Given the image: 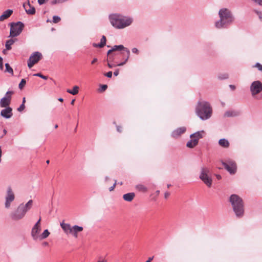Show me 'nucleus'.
Here are the masks:
<instances>
[{"label":"nucleus","instance_id":"nucleus-56","mask_svg":"<svg viewBox=\"0 0 262 262\" xmlns=\"http://www.w3.org/2000/svg\"><path fill=\"white\" fill-rule=\"evenodd\" d=\"M58 100L60 101V102H63V99L61 98H60L58 99Z\"/></svg>","mask_w":262,"mask_h":262},{"label":"nucleus","instance_id":"nucleus-51","mask_svg":"<svg viewBox=\"0 0 262 262\" xmlns=\"http://www.w3.org/2000/svg\"><path fill=\"white\" fill-rule=\"evenodd\" d=\"M153 258L154 257H149L146 262H151V260L153 259Z\"/></svg>","mask_w":262,"mask_h":262},{"label":"nucleus","instance_id":"nucleus-6","mask_svg":"<svg viewBox=\"0 0 262 262\" xmlns=\"http://www.w3.org/2000/svg\"><path fill=\"white\" fill-rule=\"evenodd\" d=\"M203 134L204 132L202 130L191 135V140L187 143L186 146L191 148L196 146L198 144L199 140L203 138Z\"/></svg>","mask_w":262,"mask_h":262},{"label":"nucleus","instance_id":"nucleus-21","mask_svg":"<svg viewBox=\"0 0 262 262\" xmlns=\"http://www.w3.org/2000/svg\"><path fill=\"white\" fill-rule=\"evenodd\" d=\"M135 196L134 192H129L123 195V199L127 202H132Z\"/></svg>","mask_w":262,"mask_h":262},{"label":"nucleus","instance_id":"nucleus-44","mask_svg":"<svg viewBox=\"0 0 262 262\" xmlns=\"http://www.w3.org/2000/svg\"><path fill=\"white\" fill-rule=\"evenodd\" d=\"M105 76L108 78H111L112 76V72L110 71L105 74Z\"/></svg>","mask_w":262,"mask_h":262},{"label":"nucleus","instance_id":"nucleus-26","mask_svg":"<svg viewBox=\"0 0 262 262\" xmlns=\"http://www.w3.org/2000/svg\"><path fill=\"white\" fill-rule=\"evenodd\" d=\"M79 90V87L77 85H75L73 87V90H71L70 89L67 90V92L69 94L75 95L78 94Z\"/></svg>","mask_w":262,"mask_h":262},{"label":"nucleus","instance_id":"nucleus-20","mask_svg":"<svg viewBox=\"0 0 262 262\" xmlns=\"http://www.w3.org/2000/svg\"><path fill=\"white\" fill-rule=\"evenodd\" d=\"M24 7L25 9L26 12L28 14H34L35 13V9L34 7L31 6L29 3L24 5Z\"/></svg>","mask_w":262,"mask_h":262},{"label":"nucleus","instance_id":"nucleus-38","mask_svg":"<svg viewBox=\"0 0 262 262\" xmlns=\"http://www.w3.org/2000/svg\"><path fill=\"white\" fill-rule=\"evenodd\" d=\"M25 106L24 104H22L18 108L17 110L19 112H21L25 109Z\"/></svg>","mask_w":262,"mask_h":262},{"label":"nucleus","instance_id":"nucleus-13","mask_svg":"<svg viewBox=\"0 0 262 262\" xmlns=\"http://www.w3.org/2000/svg\"><path fill=\"white\" fill-rule=\"evenodd\" d=\"M40 222L41 218L40 217L38 221L36 223V224L32 229L31 235L33 238L35 240L37 239L38 238V234L41 231Z\"/></svg>","mask_w":262,"mask_h":262},{"label":"nucleus","instance_id":"nucleus-23","mask_svg":"<svg viewBox=\"0 0 262 262\" xmlns=\"http://www.w3.org/2000/svg\"><path fill=\"white\" fill-rule=\"evenodd\" d=\"M60 226L66 234H67L68 232V231L72 227V226L70 224L64 223V222H62L60 223Z\"/></svg>","mask_w":262,"mask_h":262},{"label":"nucleus","instance_id":"nucleus-46","mask_svg":"<svg viewBox=\"0 0 262 262\" xmlns=\"http://www.w3.org/2000/svg\"><path fill=\"white\" fill-rule=\"evenodd\" d=\"M74 226L72 227L70 229V230L68 231V232L67 233V234H72L73 235V231Z\"/></svg>","mask_w":262,"mask_h":262},{"label":"nucleus","instance_id":"nucleus-10","mask_svg":"<svg viewBox=\"0 0 262 262\" xmlns=\"http://www.w3.org/2000/svg\"><path fill=\"white\" fill-rule=\"evenodd\" d=\"M251 95L254 97L262 92V82L257 80L253 81L250 85Z\"/></svg>","mask_w":262,"mask_h":262},{"label":"nucleus","instance_id":"nucleus-37","mask_svg":"<svg viewBox=\"0 0 262 262\" xmlns=\"http://www.w3.org/2000/svg\"><path fill=\"white\" fill-rule=\"evenodd\" d=\"M105 45V44H104V43H102L101 41H100V43H99V44H97V43H93V46H94V47H95L102 48V47H103Z\"/></svg>","mask_w":262,"mask_h":262},{"label":"nucleus","instance_id":"nucleus-11","mask_svg":"<svg viewBox=\"0 0 262 262\" xmlns=\"http://www.w3.org/2000/svg\"><path fill=\"white\" fill-rule=\"evenodd\" d=\"M42 57V54L39 52L33 53L28 60V67L31 68L35 64L37 63Z\"/></svg>","mask_w":262,"mask_h":262},{"label":"nucleus","instance_id":"nucleus-52","mask_svg":"<svg viewBox=\"0 0 262 262\" xmlns=\"http://www.w3.org/2000/svg\"><path fill=\"white\" fill-rule=\"evenodd\" d=\"M0 69L1 70H3V62H2L1 64H0Z\"/></svg>","mask_w":262,"mask_h":262},{"label":"nucleus","instance_id":"nucleus-59","mask_svg":"<svg viewBox=\"0 0 262 262\" xmlns=\"http://www.w3.org/2000/svg\"><path fill=\"white\" fill-rule=\"evenodd\" d=\"M2 62H3V58L0 56V64H1Z\"/></svg>","mask_w":262,"mask_h":262},{"label":"nucleus","instance_id":"nucleus-25","mask_svg":"<svg viewBox=\"0 0 262 262\" xmlns=\"http://www.w3.org/2000/svg\"><path fill=\"white\" fill-rule=\"evenodd\" d=\"M50 234V233L48 231V230L46 229V230H44V231L41 235H39L38 238L40 240H42L43 239L46 238L47 237H48L49 236Z\"/></svg>","mask_w":262,"mask_h":262},{"label":"nucleus","instance_id":"nucleus-19","mask_svg":"<svg viewBox=\"0 0 262 262\" xmlns=\"http://www.w3.org/2000/svg\"><path fill=\"white\" fill-rule=\"evenodd\" d=\"M13 13V10L8 9L5 11L3 14L0 16V21H3L4 20L8 18Z\"/></svg>","mask_w":262,"mask_h":262},{"label":"nucleus","instance_id":"nucleus-3","mask_svg":"<svg viewBox=\"0 0 262 262\" xmlns=\"http://www.w3.org/2000/svg\"><path fill=\"white\" fill-rule=\"evenodd\" d=\"M220 20L215 23L217 28L224 27L226 25L230 24L233 21V18L230 10L223 8L220 10L219 13Z\"/></svg>","mask_w":262,"mask_h":262},{"label":"nucleus","instance_id":"nucleus-15","mask_svg":"<svg viewBox=\"0 0 262 262\" xmlns=\"http://www.w3.org/2000/svg\"><path fill=\"white\" fill-rule=\"evenodd\" d=\"M15 198L14 194L11 187H9L7 189V195L6 196L5 207L9 208L10 207L11 202H12Z\"/></svg>","mask_w":262,"mask_h":262},{"label":"nucleus","instance_id":"nucleus-42","mask_svg":"<svg viewBox=\"0 0 262 262\" xmlns=\"http://www.w3.org/2000/svg\"><path fill=\"white\" fill-rule=\"evenodd\" d=\"M116 184H117V181H116V180H115V183H114V184L113 186H111V187L109 188V190H110V191H113V190H114V189L115 188V186H116Z\"/></svg>","mask_w":262,"mask_h":262},{"label":"nucleus","instance_id":"nucleus-50","mask_svg":"<svg viewBox=\"0 0 262 262\" xmlns=\"http://www.w3.org/2000/svg\"><path fill=\"white\" fill-rule=\"evenodd\" d=\"M119 74V70L118 69H117L114 72V75L115 76H118Z\"/></svg>","mask_w":262,"mask_h":262},{"label":"nucleus","instance_id":"nucleus-27","mask_svg":"<svg viewBox=\"0 0 262 262\" xmlns=\"http://www.w3.org/2000/svg\"><path fill=\"white\" fill-rule=\"evenodd\" d=\"M15 39H10L6 41V48L7 50H10L11 49V45H13L15 42Z\"/></svg>","mask_w":262,"mask_h":262},{"label":"nucleus","instance_id":"nucleus-54","mask_svg":"<svg viewBox=\"0 0 262 262\" xmlns=\"http://www.w3.org/2000/svg\"><path fill=\"white\" fill-rule=\"evenodd\" d=\"M75 99H73V100L71 101V104L72 105H74V103H75Z\"/></svg>","mask_w":262,"mask_h":262},{"label":"nucleus","instance_id":"nucleus-53","mask_svg":"<svg viewBox=\"0 0 262 262\" xmlns=\"http://www.w3.org/2000/svg\"><path fill=\"white\" fill-rule=\"evenodd\" d=\"M230 88H231L233 90H235V86L234 85H230Z\"/></svg>","mask_w":262,"mask_h":262},{"label":"nucleus","instance_id":"nucleus-57","mask_svg":"<svg viewBox=\"0 0 262 262\" xmlns=\"http://www.w3.org/2000/svg\"><path fill=\"white\" fill-rule=\"evenodd\" d=\"M25 102H26V99H25V98L24 97L23 98V103L22 104H25Z\"/></svg>","mask_w":262,"mask_h":262},{"label":"nucleus","instance_id":"nucleus-7","mask_svg":"<svg viewBox=\"0 0 262 262\" xmlns=\"http://www.w3.org/2000/svg\"><path fill=\"white\" fill-rule=\"evenodd\" d=\"M24 27V25L20 21L16 23H11L10 36L12 37L18 36L22 32Z\"/></svg>","mask_w":262,"mask_h":262},{"label":"nucleus","instance_id":"nucleus-48","mask_svg":"<svg viewBox=\"0 0 262 262\" xmlns=\"http://www.w3.org/2000/svg\"><path fill=\"white\" fill-rule=\"evenodd\" d=\"M107 85L104 84V85H101V89H102V91H105L106 89H107Z\"/></svg>","mask_w":262,"mask_h":262},{"label":"nucleus","instance_id":"nucleus-40","mask_svg":"<svg viewBox=\"0 0 262 262\" xmlns=\"http://www.w3.org/2000/svg\"><path fill=\"white\" fill-rule=\"evenodd\" d=\"M111 62H108L107 63V66L108 67L110 68H112L113 67H116V66H118V64H112L110 63Z\"/></svg>","mask_w":262,"mask_h":262},{"label":"nucleus","instance_id":"nucleus-39","mask_svg":"<svg viewBox=\"0 0 262 262\" xmlns=\"http://www.w3.org/2000/svg\"><path fill=\"white\" fill-rule=\"evenodd\" d=\"M132 51L133 53H135L136 54H139V51L138 50V49L136 48H133Z\"/></svg>","mask_w":262,"mask_h":262},{"label":"nucleus","instance_id":"nucleus-58","mask_svg":"<svg viewBox=\"0 0 262 262\" xmlns=\"http://www.w3.org/2000/svg\"><path fill=\"white\" fill-rule=\"evenodd\" d=\"M227 77H228V75L227 74H226L224 77L221 78L225 79V78H227Z\"/></svg>","mask_w":262,"mask_h":262},{"label":"nucleus","instance_id":"nucleus-33","mask_svg":"<svg viewBox=\"0 0 262 262\" xmlns=\"http://www.w3.org/2000/svg\"><path fill=\"white\" fill-rule=\"evenodd\" d=\"M60 20V18L57 16H54L53 17V21L54 23H58Z\"/></svg>","mask_w":262,"mask_h":262},{"label":"nucleus","instance_id":"nucleus-4","mask_svg":"<svg viewBox=\"0 0 262 262\" xmlns=\"http://www.w3.org/2000/svg\"><path fill=\"white\" fill-rule=\"evenodd\" d=\"M33 205V201L29 200L26 204H21L18 206L16 210L11 214V217L14 221L23 219L26 212L29 210Z\"/></svg>","mask_w":262,"mask_h":262},{"label":"nucleus","instance_id":"nucleus-60","mask_svg":"<svg viewBox=\"0 0 262 262\" xmlns=\"http://www.w3.org/2000/svg\"><path fill=\"white\" fill-rule=\"evenodd\" d=\"M43 244L44 245H45V246H47V245H48V243L47 242H45V243H43Z\"/></svg>","mask_w":262,"mask_h":262},{"label":"nucleus","instance_id":"nucleus-22","mask_svg":"<svg viewBox=\"0 0 262 262\" xmlns=\"http://www.w3.org/2000/svg\"><path fill=\"white\" fill-rule=\"evenodd\" d=\"M83 230V227L77 225L74 226L73 235L77 238L78 237V233Z\"/></svg>","mask_w":262,"mask_h":262},{"label":"nucleus","instance_id":"nucleus-29","mask_svg":"<svg viewBox=\"0 0 262 262\" xmlns=\"http://www.w3.org/2000/svg\"><path fill=\"white\" fill-rule=\"evenodd\" d=\"M6 70L5 72H8L11 74V75H13V69L10 66L9 63L5 64Z\"/></svg>","mask_w":262,"mask_h":262},{"label":"nucleus","instance_id":"nucleus-1","mask_svg":"<svg viewBox=\"0 0 262 262\" xmlns=\"http://www.w3.org/2000/svg\"><path fill=\"white\" fill-rule=\"evenodd\" d=\"M212 112V108L208 102L202 100L198 102L195 113L201 119H209L211 116Z\"/></svg>","mask_w":262,"mask_h":262},{"label":"nucleus","instance_id":"nucleus-35","mask_svg":"<svg viewBox=\"0 0 262 262\" xmlns=\"http://www.w3.org/2000/svg\"><path fill=\"white\" fill-rule=\"evenodd\" d=\"M253 67L256 68L258 69V70L262 71V65L260 64L259 63H256Z\"/></svg>","mask_w":262,"mask_h":262},{"label":"nucleus","instance_id":"nucleus-16","mask_svg":"<svg viewBox=\"0 0 262 262\" xmlns=\"http://www.w3.org/2000/svg\"><path fill=\"white\" fill-rule=\"evenodd\" d=\"M1 115L7 119L10 118L13 115L12 108L10 107H6L5 109L1 111Z\"/></svg>","mask_w":262,"mask_h":262},{"label":"nucleus","instance_id":"nucleus-18","mask_svg":"<svg viewBox=\"0 0 262 262\" xmlns=\"http://www.w3.org/2000/svg\"><path fill=\"white\" fill-rule=\"evenodd\" d=\"M240 114V112L237 110H229L226 111L224 114V117H236Z\"/></svg>","mask_w":262,"mask_h":262},{"label":"nucleus","instance_id":"nucleus-34","mask_svg":"<svg viewBox=\"0 0 262 262\" xmlns=\"http://www.w3.org/2000/svg\"><path fill=\"white\" fill-rule=\"evenodd\" d=\"M33 76L39 77H40L43 79H45V80H47L48 79L47 76H44V75H42L41 73L34 74L33 75Z\"/></svg>","mask_w":262,"mask_h":262},{"label":"nucleus","instance_id":"nucleus-30","mask_svg":"<svg viewBox=\"0 0 262 262\" xmlns=\"http://www.w3.org/2000/svg\"><path fill=\"white\" fill-rule=\"evenodd\" d=\"M26 81L25 79H22L20 82L19 84V88L21 90L24 88L26 85Z\"/></svg>","mask_w":262,"mask_h":262},{"label":"nucleus","instance_id":"nucleus-45","mask_svg":"<svg viewBox=\"0 0 262 262\" xmlns=\"http://www.w3.org/2000/svg\"><path fill=\"white\" fill-rule=\"evenodd\" d=\"M48 1V0H38V2L39 5H42Z\"/></svg>","mask_w":262,"mask_h":262},{"label":"nucleus","instance_id":"nucleus-63","mask_svg":"<svg viewBox=\"0 0 262 262\" xmlns=\"http://www.w3.org/2000/svg\"><path fill=\"white\" fill-rule=\"evenodd\" d=\"M105 180H106V181H107V180H109V178H108V177H106L105 178Z\"/></svg>","mask_w":262,"mask_h":262},{"label":"nucleus","instance_id":"nucleus-2","mask_svg":"<svg viewBox=\"0 0 262 262\" xmlns=\"http://www.w3.org/2000/svg\"><path fill=\"white\" fill-rule=\"evenodd\" d=\"M111 24L118 29H123L129 26L133 22L131 18L118 14H113L110 16Z\"/></svg>","mask_w":262,"mask_h":262},{"label":"nucleus","instance_id":"nucleus-14","mask_svg":"<svg viewBox=\"0 0 262 262\" xmlns=\"http://www.w3.org/2000/svg\"><path fill=\"white\" fill-rule=\"evenodd\" d=\"M13 93L12 91H8L6 93L5 97L1 99L0 106L2 107H9L11 102V95Z\"/></svg>","mask_w":262,"mask_h":262},{"label":"nucleus","instance_id":"nucleus-31","mask_svg":"<svg viewBox=\"0 0 262 262\" xmlns=\"http://www.w3.org/2000/svg\"><path fill=\"white\" fill-rule=\"evenodd\" d=\"M68 1V0H54V1H52L51 4L52 5H55L57 4L67 2Z\"/></svg>","mask_w":262,"mask_h":262},{"label":"nucleus","instance_id":"nucleus-61","mask_svg":"<svg viewBox=\"0 0 262 262\" xmlns=\"http://www.w3.org/2000/svg\"><path fill=\"white\" fill-rule=\"evenodd\" d=\"M4 134H6V133H7V131H6V129H4Z\"/></svg>","mask_w":262,"mask_h":262},{"label":"nucleus","instance_id":"nucleus-28","mask_svg":"<svg viewBox=\"0 0 262 262\" xmlns=\"http://www.w3.org/2000/svg\"><path fill=\"white\" fill-rule=\"evenodd\" d=\"M136 189L139 191L143 192H145L147 191V188L146 187L142 184H139L137 185Z\"/></svg>","mask_w":262,"mask_h":262},{"label":"nucleus","instance_id":"nucleus-5","mask_svg":"<svg viewBox=\"0 0 262 262\" xmlns=\"http://www.w3.org/2000/svg\"><path fill=\"white\" fill-rule=\"evenodd\" d=\"M230 201L236 215L238 217H242L244 212L242 199L236 194H232L230 198Z\"/></svg>","mask_w":262,"mask_h":262},{"label":"nucleus","instance_id":"nucleus-9","mask_svg":"<svg viewBox=\"0 0 262 262\" xmlns=\"http://www.w3.org/2000/svg\"><path fill=\"white\" fill-rule=\"evenodd\" d=\"M209 172V170L208 168L203 167L201 169L200 178L208 187H210L212 185V179L208 176Z\"/></svg>","mask_w":262,"mask_h":262},{"label":"nucleus","instance_id":"nucleus-17","mask_svg":"<svg viewBox=\"0 0 262 262\" xmlns=\"http://www.w3.org/2000/svg\"><path fill=\"white\" fill-rule=\"evenodd\" d=\"M186 130V128L184 126L178 128L173 130L171 134L172 137L177 138L179 137L182 134H184Z\"/></svg>","mask_w":262,"mask_h":262},{"label":"nucleus","instance_id":"nucleus-32","mask_svg":"<svg viewBox=\"0 0 262 262\" xmlns=\"http://www.w3.org/2000/svg\"><path fill=\"white\" fill-rule=\"evenodd\" d=\"M115 54L107 55L108 58H107V62H112L113 61L114 58V55H115Z\"/></svg>","mask_w":262,"mask_h":262},{"label":"nucleus","instance_id":"nucleus-64","mask_svg":"<svg viewBox=\"0 0 262 262\" xmlns=\"http://www.w3.org/2000/svg\"><path fill=\"white\" fill-rule=\"evenodd\" d=\"M261 13H260V14H259V17H260V19H261V18H262V17H261Z\"/></svg>","mask_w":262,"mask_h":262},{"label":"nucleus","instance_id":"nucleus-49","mask_svg":"<svg viewBox=\"0 0 262 262\" xmlns=\"http://www.w3.org/2000/svg\"><path fill=\"white\" fill-rule=\"evenodd\" d=\"M97 59L96 58H95L93 59V60L91 61V64H95L96 62H97Z\"/></svg>","mask_w":262,"mask_h":262},{"label":"nucleus","instance_id":"nucleus-41","mask_svg":"<svg viewBox=\"0 0 262 262\" xmlns=\"http://www.w3.org/2000/svg\"><path fill=\"white\" fill-rule=\"evenodd\" d=\"M106 37L105 36H103L101 39V42L104 44H106Z\"/></svg>","mask_w":262,"mask_h":262},{"label":"nucleus","instance_id":"nucleus-8","mask_svg":"<svg viewBox=\"0 0 262 262\" xmlns=\"http://www.w3.org/2000/svg\"><path fill=\"white\" fill-rule=\"evenodd\" d=\"M124 50L126 53V58L125 59V61L123 62L120 63L118 64L119 66H123L128 60L130 56V51L129 50L125 48L123 45H118V46H114L111 50H110L107 52V55H110L112 54V52L116 51H121Z\"/></svg>","mask_w":262,"mask_h":262},{"label":"nucleus","instance_id":"nucleus-55","mask_svg":"<svg viewBox=\"0 0 262 262\" xmlns=\"http://www.w3.org/2000/svg\"><path fill=\"white\" fill-rule=\"evenodd\" d=\"M216 178L218 180H220L221 179V176L220 175H216Z\"/></svg>","mask_w":262,"mask_h":262},{"label":"nucleus","instance_id":"nucleus-47","mask_svg":"<svg viewBox=\"0 0 262 262\" xmlns=\"http://www.w3.org/2000/svg\"><path fill=\"white\" fill-rule=\"evenodd\" d=\"M170 192H166L165 193H164V198L166 199L167 198H168V197L170 195Z\"/></svg>","mask_w":262,"mask_h":262},{"label":"nucleus","instance_id":"nucleus-43","mask_svg":"<svg viewBox=\"0 0 262 262\" xmlns=\"http://www.w3.org/2000/svg\"><path fill=\"white\" fill-rule=\"evenodd\" d=\"M117 130L119 133H121L122 132V127L119 125L117 126Z\"/></svg>","mask_w":262,"mask_h":262},{"label":"nucleus","instance_id":"nucleus-12","mask_svg":"<svg viewBox=\"0 0 262 262\" xmlns=\"http://www.w3.org/2000/svg\"><path fill=\"white\" fill-rule=\"evenodd\" d=\"M222 164L224 165L225 168L231 174H234L237 169L236 164L232 160H229L226 162L221 161Z\"/></svg>","mask_w":262,"mask_h":262},{"label":"nucleus","instance_id":"nucleus-62","mask_svg":"<svg viewBox=\"0 0 262 262\" xmlns=\"http://www.w3.org/2000/svg\"><path fill=\"white\" fill-rule=\"evenodd\" d=\"M171 186V185L170 184H168L167 185V188H169Z\"/></svg>","mask_w":262,"mask_h":262},{"label":"nucleus","instance_id":"nucleus-24","mask_svg":"<svg viewBox=\"0 0 262 262\" xmlns=\"http://www.w3.org/2000/svg\"><path fill=\"white\" fill-rule=\"evenodd\" d=\"M219 144L224 148H228L229 146V141L225 139H220L219 141Z\"/></svg>","mask_w":262,"mask_h":262},{"label":"nucleus","instance_id":"nucleus-36","mask_svg":"<svg viewBox=\"0 0 262 262\" xmlns=\"http://www.w3.org/2000/svg\"><path fill=\"white\" fill-rule=\"evenodd\" d=\"M105 45V44H104V43H102L101 41H100V43H99V44H97V43H93V46H94V47H95L102 48V47H103Z\"/></svg>","mask_w":262,"mask_h":262}]
</instances>
